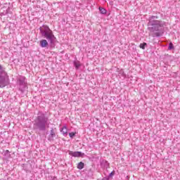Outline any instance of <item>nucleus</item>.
Instances as JSON below:
<instances>
[{
  "label": "nucleus",
  "mask_w": 180,
  "mask_h": 180,
  "mask_svg": "<svg viewBox=\"0 0 180 180\" xmlns=\"http://www.w3.org/2000/svg\"><path fill=\"white\" fill-rule=\"evenodd\" d=\"M40 46L42 48L47 47V46H49V42H47V40L46 39H42L40 41Z\"/></svg>",
  "instance_id": "obj_11"
},
{
  "label": "nucleus",
  "mask_w": 180,
  "mask_h": 180,
  "mask_svg": "<svg viewBox=\"0 0 180 180\" xmlns=\"http://www.w3.org/2000/svg\"><path fill=\"white\" fill-rule=\"evenodd\" d=\"M17 81L20 86L19 91H20L23 94L25 89H27V83H26V77L25 76H20L18 78Z\"/></svg>",
  "instance_id": "obj_4"
},
{
  "label": "nucleus",
  "mask_w": 180,
  "mask_h": 180,
  "mask_svg": "<svg viewBox=\"0 0 180 180\" xmlns=\"http://www.w3.org/2000/svg\"><path fill=\"white\" fill-rule=\"evenodd\" d=\"M102 180H110V179L109 178V176H105V177H103Z\"/></svg>",
  "instance_id": "obj_20"
},
{
  "label": "nucleus",
  "mask_w": 180,
  "mask_h": 180,
  "mask_svg": "<svg viewBox=\"0 0 180 180\" xmlns=\"http://www.w3.org/2000/svg\"><path fill=\"white\" fill-rule=\"evenodd\" d=\"M54 137H56V130L52 128L48 137L49 141H54Z\"/></svg>",
  "instance_id": "obj_8"
},
{
  "label": "nucleus",
  "mask_w": 180,
  "mask_h": 180,
  "mask_svg": "<svg viewBox=\"0 0 180 180\" xmlns=\"http://www.w3.org/2000/svg\"><path fill=\"white\" fill-rule=\"evenodd\" d=\"M6 78H8V72L6 71L0 72V88H4Z\"/></svg>",
  "instance_id": "obj_5"
},
{
  "label": "nucleus",
  "mask_w": 180,
  "mask_h": 180,
  "mask_svg": "<svg viewBox=\"0 0 180 180\" xmlns=\"http://www.w3.org/2000/svg\"><path fill=\"white\" fill-rule=\"evenodd\" d=\"M174 44H172V42H170L169 44V47H168V50H174Z\"/></svg>",
  "instance_id": "obj_16"
},
{
  "label": "nucleus",
  "mask_w": 180,
  "mask_h": 180,
  "mask_svg": "<svg viewBox=\"0 0 180 180\" xmlns=\"http://www.w3.org/2000/svg\"><path fill=\"white\" fill-rule=\"evenodd\" d=\"M9 13H12V11H11V7L9 6H3V8L1 9V16H5V15H8Z\"/></svg>",
  "instance_id": "obj_6"
},
{
  "label": "nucleus",
  "mask_w": 180,
  "mask_h": 180,
  "mask_svg": "<svg viewBox=\"0 0 180 180\" xmlns=\"http://www.w3.org/2000/svg\"><path fill=\"white\" fill-rule=\"evenodd\" d=\"M85 167V164L84 162H80L77 165V169H84V167Z\"/></svg>",
  "instance_id": "obj_13"
},
{
  "label": "nucleus",
  "mask_w": 180,
  "mask_h": 180,
  "mask_svg": "<svg viewBox=\"0 0 180 180\" xmlns=\"http://www.w3.org/2000/svg\"><path fill=\"white\" fill-rule=\"evenodd\" d=\"M148 30L153 32V37H161L164 34V28L159 23H148Z\"/></svg>",
  "instance_id": "obj_3"
},
{
  "label": "nucleus",
  "mask_w": 180,
  "mask_h": 180,
  "mask_svg": "<svg viewBox=\"0 0 180 180\" xmlns=\"http://www.w3.org/2000/svg\"><path fill=\"white\" fill-rule=\"evenodd\" d=\"M113 175H115V172H112L108 176H109V178H112V176H113Z\"/></svg>",
  "instance_id": "obj_19"
},
{
  "label": "nucleus",
  "mask_w": 180,
  "mask_h": 180,
  "mask_svg": "<svg viewBox=\"0 0 180 180\" xmlns=\"http://www.w3.org/2000/svg\"><path fill=\"white\" fill-rule=\"evenodd\" d=\"M103 162H105V164H108V161H106V160H103Z\"/></svg>",
  "instance_id": "obj_21"
},
{
  "label": "nucleus",
  "mask_w": 180,
  "mask_h": 180,
  "mask_svg": "<svg viewBox=\"0 0 180 180\" xmlns=\"http://www.w3.org/2000/svg\"><path fill=\"white\" fill-rule=\"evenodd\" d=\"M74 65L76 68V70H78L81 67V63L79 61H75L74 62Z\"/></svg>",
  "instance_id": "obj_14"
},
{
  "label": "nucleus",
  "mask_w": 180,
  "mask_h": 180,
  "mask_svg": "<svg viewBox=\"0 0 180 180\" xmlns=\"http://www.w3.org/2000/svg\"><path fill=\"white\" fill-rule=\"evenodd\" d=\"M98 11L101 15H106V13L108 12V11H106V8H105L102 6L98 7Z\"/></svg>",
  "instance_id": "obj_12"
},
{
  "label": "nucleus",
  "mask_w": 180,
  "mask_h": 180,
  "mask_svg": "<svg viewBox=\"0 0 180 180\" xmlns=\"http://www.w3.org/2000/svg\"><path fill=\"white\" fill-rule=\"evenodd\" d=\"M160 16L152 15L149 18V23H161V20H159Z\"/></svg>",
  "instance_id": "obj_7"
},
{
  "label": "nucleus",
  "mask_w": 180,
  "mask_h": 180,
  "mask_svg": "<svg viewBox=\"0 0 180 180\" xmlns=\"http://www.w3.org/2000/svg\"><path fill=\"white\" fill-rule=\"evenodd\" d=\"M61 133H63V136H68V129L67 126H64L60 129Z\"/></svg>",
  "instance_id": "obj_10"
},
{
  "label": "nucleus",
  "mask_w": 180,
  "mask_h": 180,
  "mask_svg": "<svg viewBox=\"0 0 180 180\" xmlns=\"http://www.w3.org/2000/svg\"><path fill=\"white\" fill-rule=\"evenodd\" d=\"M39 30L42 37H44L46 40H49L51 44H54L56 42V37H54L53 31L50 30L49 26L43 25L42 27H40Z\"/></svg>",
  "instance_id": "obj_2"
},
{
  "label": "nucleus",
  "mask_w": 180,
  "mask_h": 180,
  "mask_svg": "<svg viewBox=\"0 0 180 180\" xmlns=\"http://www.w3.org/2000/svg\"><path fill=\"white\" fill-rule=\"evenodd\" d=\"M75 134H77V132H70V133H69V136L71 139H73L75 137Z\"/></svg>",
  "instance_id": "obj_17"
},
{
  "label": "nucleus",
  "mask_w": 180,
  "mask_h": 180,
  "mask_svg": "<svg viewBox=\"0 0 180 180\" xmlns=\"http://www.w3.org/2000/svg\"><path fill=\"white\" fill-rule=\"evenodd\" d=\"M146 46H147V43L143 42L142 44H140L139 47L140 49H142V50H146Z\"/></svg>",
  "instance_id": "obj_15"
},
{
  "label": "nucleus",
  "mask_w": 180,
  "mask_h": 180,
  "mask_svg": "<svg viewBox=\"0 0 180 180\" xmlns=\"http://www.w3.org/2000/svg\"><path fill=\"white\" fill-rule=\"evenodd\" d=\"M2 71H5V68H4V66H2V65H0V72H2Z\"/></svg>",
  "instance_id": "obj_18"
},
{
  "label": "nucleus",
  "mask_w": 180,
  "mask_h": 180,
  "mask_svg": "<svg viewBox=\"0 0 180 180\" xmlns=\"http://www.w3.org/2000/svg\"><path fill=\"white\" fill-rule=\"evenodd\" d=\"M34 122V129L39 130V131H46V129L49 126V117L42 111L38 112Z\"/></svg>",
  "instance_id": "obj_1"
},
{
  "label": "nucleus",
  "mask_w": 180,
  "mask_h": 180,
  "mask_svg": "<svg viewBox=\"0 0 180 180\" xmlns=\"http://www.w3.org/2000/svg\"><path fill=\"white\" fill-rule=\"evenodd\" d=\"M7 153H9V150H6Z\"/></svg>",
  "instance_id": "obj_22"
},
{
  "label": "nucleus",
  "mask_w": 180,
  "mask_h": 180,
  "mask_svg": "<svg viewBox=\"0 0 180 180\" xmlns=\"http://www.w3.org/2000/svg\"><path fill=\"white\" fill-rule=\"evenodd\" d=\"M69 155H72V157H82L84 154L81 152H74L72 150H69Z\"/></svg>",
  "instance_id": "obj_9"
}]
</instances>
